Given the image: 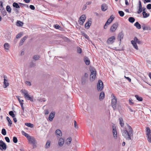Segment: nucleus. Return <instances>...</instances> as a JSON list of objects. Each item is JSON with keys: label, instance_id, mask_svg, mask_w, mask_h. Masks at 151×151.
Listing matches in <instances>:
<instances>
[{"label": "nucleus", "instance_id": "obj_43", "mask_svg": "<svg viewBox=\"0 0 151 151\" xmlns=\"http://www.w3.org/2000/svg\"><path fill=\"white\" fill-rule=\"evenodd\" d=\"M50 142L49 141H47L45 145V147L46 148H48L50 146Z\"/></svg>", "mask_w": 151, "mask_h": 151}, {"label": "nucleus", "instance_id": "obj_61", "mask_svg": "<svg viewBox=\"0 0 151 151\" xmlns=\"http://www.w3.org/2000/svg\"><path fill=\"white\" fill-rule=\"evenodd\" d=\"M35 65V63L33 62H31L30 64V66L31 67H33Z\"/></svg>", "mask_w": 151, "mask_h": 151}, {"label": "nucleus", "instance_id": "obj_40", "mask_svg": "<svg viewBox=\"0 0 151 151\" xmlns=\"http://www.w3.org/2000/svg\"><path fill=\"white\" fill-rule=\"evenodd\" d=\"M118 13H119V15L121 17H122L124 16V12L123 11H119Z\"/></svg>", "mask_w": 151, "mask_h": 151}, {"label": "nucleus", "instance_id": "obj_39", "mask_svg": "<svg viewBox=\"0 0 151 151\" xmlns=\"http://www.w3.org/2000/svg\"><path fill=\"white\" fill-rule=\"evenodd\" d=\"M135 97L139 101H142V98L141 97L137 95H135Z\"/></svg>", "mask_w": 151, "mask_h": 151}, {"label": "nucleus", "instance_id": "obj_37", "mask_svg": "<svg viewBox=\"0 0 151 151\" xmlns=\"http://www.w3.org/2000/svg\"><path fill=\"white\" fill-rule=\"evenodd\" d=\"M1 12L4 16H5L7 13L6 10L4 9H1Z\"/></svg>", "mask_w": 151, "mask_h": 151}, {"label": "nucleus", "instance_id": "obj_11", "mask_svg": "<svg viewBox=\"0 0 151 151\" xmlns=\"http://www.w3.org/2000/svg\"><path fill=\"white\" fill-rule=\"evenodd\" d=\"M7 78L6 76H4V85L3 87L4 88H6L9 85V83L7 81V80L5 78Z\"/></svg>", "mask_w": 151, "mask_h": 151}, {"label": "nucleus", "instance_id": "obj_54", "mask_svg": "<svg viewBox=\"0 0 151 151\" xmlns=\"http://www.w3.org/2000/svg\"><path fill=\"white\" fill-rule=\"evenodd\" d=\"M132 100L130 99L129 100V102L130 105H132L134 104L133 102H132Z\"/></svg>", "mask_w": 151, "mask_h": 151}, {"label": "nucleus", "instance_id": "obj_47", "mask_svg": "<svg viewBox=\"0 0 151 151\" xmlns=\"http://www.w3.org/2000/svg\"><path fill=\"white\" fill-rule=\"evenodd\" d=\"M13 142L15 143H16L17 142L18 140L17 138L15 137H13Z\"/></svg>", "mask_w": 151, "mask_h": 151}, {"label": "nucleus", "instance_id": "obj_53", "mask_svg": "<svg viewBox=\"0 0 151 151\" xmlns=\"http://www.w3.org/2000/svg\"><path fill=\"white\" fill-rule=\"evenodd\" d=\"M4 139H5V140H6V141L7 142L9 143L10 142V139L8 137H5L4 138Z\"/></svg>", "mask_w": 151, "mask_h": 151}, {"label": "nucleus", "instance_id": "obj_26", "mask_svg": "<svg viewBox=\"0 0 151 151\" xmlns=\"http://www.w3.org/2000/svg\"><path fill=\"white\" fill-rule=\"evenodd\" d=\"M13 6L15 8L19 9L20 7V5L17 3L14 2L12 4Z\"/></svg>", "mask_w": 151, "mask_h": 151}, {"label": "nucleus", "instance_id": "obj_50", "mask_svg": "<svg viewBox=\"0 0 151 151\" xmlns=\"http://www.w3.org/2000/svg\"><path fill=\"white\" fill-rule=\"evenodd\" d=\"M22 36V34L21 33L18 34L16 36V38L17 39H18L21 37Z\"/></svg>", "mask_w": 151, "mask_h": 151}, {"label": "nucleus", "instance_id": "obj_48", "mask_svg": "<svg viewBox=\"0 0 151 151\" xmlns=\"http://www.w3.org/2000/svg\"><path fill=\"white\" fill-rule=\"evenodd\" d=\"M114 17L113 16V15H111L110 16V18L109 19H108L107 20H109V22H110V21H111V19H112V21H113V20H114Z\"/></svg>", "mask_w": 151, "mask_h": 151}, {"label": "nucleus", "instance_id": "obj_29", "mask_svg": "<svg viewBox=\"0 0 151 151\" xmlns=\"http://www.w3.org/2000/svg\"><path fill=\"white\" fill-rule=\"evenodd\" d=\"M6 120L8 122V125L10 127L11 126V125L12 124V122L11 120H10L9 117L7 116L6 118Z\"/></svg>", "mask_w": 151, "mask_h": 151}, {"label": "nucleus", "instance_id": "obj_30", "mask_svg": "<svg viewBox=\"0 0 151 151\" xmlns=\"http://www.w3.org/2000/svg\"><path fill=\"white\" fill-rule=\"evenodd\" d=\"M9 45L8 43H6L4 45V49L7 51L9 50Z\"/></svg>", "mask_w": 151, "mask_h": 151}, {"label": "nucleus", "instance_id": "obj_14", "mask_svg": "<svg viewBox=\"0 0 151 151\" xmlns=\"http://www.w3.org/2000/svg\"><path fill=\"white\" fill-rule=\"evenodd\" d=\"M55 115V113L54 112H51L49 117V119L50 121H51L53 120V118L54 117Z\"/></svg>", "mask_w": 151, "mask_h": 151}, {"label": "nucleus", "instance_id": "obj_44", "mask_svg": "<svg viewBox=\"0 0 151 151\" xmlns=\"http://www.w3.org/2000/svg\"><path fill=\"white\" fill-rule=\"evenodd\" d=\"M77 52L78 53L80 54L82 52V50L79 47H77Z\"/></svg>", "mask_w": 151, "mask_h": 151}, {"label": "nucleus", "instance_id": "obj_51", "mask_svg": "<svg viewBox=\"0 0 151 151\" xmlns=\"http://www.w3.org/2000/svg\"><path fill=\"white\" fill-rule=\"evenodd\" d=\"M17 23L19 24V26H22L23 24V22L20 21H17Z\"/></svg>", "mask_w": 151, "mask_h": 151}, {"label": "nucleus", "instance_id": "obj_9", "mask_svg": "<svg viewBox=\"0 0 151 151\" xmlns=\"http://www.w3.org/2000/svg\"><path fill=\"white\" fill-rule=\"evenodd\" d=\"M86 17L84 15H83L81 16L79 19V22L80 24L82 25L85 22Z\"/></svg>", "mask_w": 151, "mask_h": 151}, {"label": "nucleus", "instance_id": "obj_34", "mask_svg": "<svg viewBox=\"0 0 151 151\" xmlns=\"http://www.w3.org/2000/svg\"><path fill=\"white\" fill-rule=\"evenodd\" d=\"M135 19L133 17H131L129 18L128 20L131 23H133L135 21Z\"/></svg>", "mask_w": 151, "mask_h": 151}, {"label": "nucleus", "instance_id": "obj_58", "mask_svg": "<svg viewBox=\"0 0 151 151\" xmlns=\"http://www.w3.org/2000/svg\"><path fill=\"white\" fill-rule=\"evenodd\" d=\"M74 126L75 128L78 129V126L76 122V121H74Z\"/></svg>", "mask_w": 151, "mask_h": 151}, {"label": "nucleus", "instance_id": "obj_56", "mask_svg": "<svg viewBox=\"0 0 151 151\" xmlns=\"http://www.w3.org/2000/svg\"><path fill=\"white\" fill-rule=\"evenodd\" d=\"M29 7L30 9L33 10H34L35 8L34 6L33 5H30L29 6Z\"/></svg>", "mask_w": 151, "mask_h": 151}, {"label": "nucleus", "instance_id": "obj_13", "mask_svg": "<svg viewBox=\"0 0 151 151\" xmlns=\"http://www.w3.org/2000/svg\"><path fill=\"white\" fill-rule=\"evenodd\" d=\"M124 35L122 32H121L118 35V39L121 42V40L124 37Z\"/></svg>", "mask_w": 151, "mask_h": 151}, {"label": "nucleus", "instance_id": "obj_27", "mask_svg": "<svg viewBox=\"0 0 151 151\" xmlns=\"http://www.w3.org/2000/svg\"><path fill=\"white\" fill-rule=\"evenodd\" d=\"M19 4L20 5V7L21 8L25 7L26 8H28L29 6L28 5L25 4H22L21 3H19Z\"/></svg>", "mask_w": 151, "mask_h": 151}, {"label": "nucleus", "instance_id": "obj_55", "mask_svg": "<svg viewBox=\"0 0 151 151\" xmlns=\"http://www.w3.org/2000/svg\"><path fill=\"white\" fill-rule=\"evenodd\" d=\"M109 20H107L106 23L105 24H106L109 25V24L112 22V19L111 20L110 22H109Z\"/></svg>", "mask_w": 151, "mask_h": 151}, {"label": "nucleus", "instance_id": "obj_8", "mask_svg": "<svg viewBox=\"0 0 151 151\" xmlns=\"http://www.w3.org/2000/svg\"><path fill=\"white\" fill-rule=\"evenodd\" d=\"M118 26V23L116 22L113 24L111 27L110 29V31L112 32H114Z\"/></svg>", "mask_w": 151, "mask_h": 151}, {"label": "nucleus", "instance_id": "obj_32", "mask_svg": "<svg viewBox=\"0 0 151 151\" xmlns=\"http://www.w3.org/2000/svg\"><path fill=\"white\" fill-rule=\"evenodd\" d=\"M104 97V93L103 92H102L100 93L99 98L100 100L103 99Z\"/></svg>", "mask_w": 151, "mask_h": 151}, {"label": "nucleus", "instance_id": "obj_63", "mask_svg": "<svg viewBox=\"0 0 151 151\" xmlns=\"http://www.w3.org/2000/svg\"><path fill=\"white\" fill-rule=\"evenodd\" d=\"M55 28L56 29H58L60 27V26L58 24H55Z\"/></svg>", "mask_w": 151, "mask_h": 151}, {"label": "nucleus", "instance_id": "obj_52", "mask_svg": "<svg viewBox=\"0 0 151 151\" xmlns=\"http://www.w3.org/2000/svg\"><path fill=\"white\" fill-rule=\"evenodd\" d=\"M21 105V107L22 109L23 112H24V108L23 106V103H21V104H20Z\"/></svg>", "mask_w": 151, "mask_h": 151}, {"label": "nucleus", "instance_id": "obj_12", "mask_svg": "<svg viewBox=\"0 0 151 151\" xmlns=\"http://www.w3.org/2000/svg\"><path fill=\"white\" fill-rule=\"evenodd\" d=\"M112 132L114 136V137L115 139H116L117 137V133L115 127H113Z\"/></svg>", "mask_w": 151, "mask_h": 151}, {"label": "nucleus", "instance_id": "obj_36", "mask_svg": "<svg viewBox=\"0 0 151 151\" xmlns=\"http://www.w3.org/2000/svg\"><path fill=\"white\" fill-rule=\"evenodd\" d=\"M25 125L27 127H30L32 128L33 127V125L30 123H25Z\"/></svg>", "mask_w": 151, "mask_h": 151}, {"label": "nucleus", "instance_id": "obj_6", "mask_svg": "<svg viewBox=\"0 0 151 151\" xmlns=\"http://www.w3.org/2000/svg\"><path fill=\"white\" fill-rule=\"evenodd\" d=\"M115 40L116 37L115 36H111L106 41V43L108 45L112 44L114 42Z\"/></svg>", "mask_w": 151, "mask_h": 151}, {"label": "nucleus", "instance_id": "obj_60", "mask_svg": "<svg viewBox=\"0 0 151 151\" xmlns=\"http://www.w3.org/2000/svg\"><path fill=\"white\" fill-rule=\"evenodd\" d=\"M142 8H139V10L137 12V13L138 14H140L142 12Z\"/></svg>", "mask_w": 151, "mask_h": 151}, {"label": "nucleus", "instance_id": "obj_24", "mask_svg": "<svg viewBox=\"0 0 151 151\" xmlns=\"http://www.w3.org/2000/svg\"><path fill=\"white\" fill-rule=\"evenodd\" d=\"M72 141V139L71 137H69L66 140V144L67 145H69L70 144Z\"/></svg>", "mask_w": 151, "mask_h": 151}, {"label": "nucleus", "instance_id": "obj_22", "mask_svg": "<svg viewBox=\"0 0 151 151\" xmlns=\"http://www.w3.org/2000/svg\"><path fill=\"white\" fill-rule=\"evenodd\" d=\"M146 131L147 132V137L151 136L150 133H151V130L150 128L147 127L146 128Z\"/></svg>", "mask_w": 151, "mask_h": 151}, {"label": "nucleus", "instance_id": "obj_15", "mask_svg": "<svg viewBox=\"0 0 151 151\" xmlns=\"http://www.w3.org/2000/svg\"><path fill=\"white\" fill-rule=\"evenodd\" d=\"M101 9L102 11H105L108 9V6L105 4H103L101 6Z\"/></svg>", "mask_w": 151, "mask_h": 151}, {"label": "nucleus", "instance_id": "obj_25", "mask_svg": "<svg viewBox=\"0 0 151 151\" xmlns=\"http://www.w3.org/2000/svg\"><path fill=\"white\" fill-rule=\"evenodd\" d=\"M142 27L144 30H150L151 28L149 26H146L145 24H143L142 26Z\"/></svg>", "mask_w": 151, "mask_h": 151}, {"label": "nucleus", "instance_id": "obj_28", "mask_svg": "<svg viewBox=\"0 0 151 151\" xmlns=\"http://www.w3.org/2000/svg\"><path fill=\"white\" fill-rule=\"evenodd\" d=\"M134 26L138 29H140L141 28V25L138 22H136L134 24Z\"/></svg>", "mask_w": 151, "mask_h": 151}, {"label": "nucleus", "instance_id": "obj_5", "mask_svg": "<svg viewBox=\"0 0 151 151\" xmlns=\"http://www.w3.org/2000/svg\"><path fill=\"white\" fill-rule=\"evenodd\" d=\"M91 74H90V80L93 81L95 79L96 76V71L95 70H91Z\"/></svg>", "mask_w": 151, "mask_h": 151}, {"label": "nucleus", "instance_id": "obj_49", "mask_svg": "<svg viewBox=\"0 0 151 151\" xmlns=\"http://www.w3.org/2000/svg\"><path fill=\"white\" fill-rule=\"evenodd\" d=\"M83 35L85 37L86 39L87 40H89V39L88 36L86 33H83Z\"/></svg>", "mask_w": 151, "mask_h": 151}, {"label": "nucleus", "instance_id": "obj_3", "mask_svg": "<svg viewBox=\"0 0 151 151\" xmlns=\"http://www.w3.org/2000/svg\"><path fill=\"white\" fill-rule=\"evenodd\" d=\"M21 91L22 93L23 94L24 96L26 99L29 100L31 101H33V97L32 96H30L27 91L22 90Z\"/></svg>", "mask_w": 151, "mask_h": 151}, {"label": "nucleus", "instance_id": "obj_7", "mask_svg": "<svg viewBox=\"0 0 151 151\" xmlns=\"http://www.w3.org/2000/svg\"><path fill=\"white\" fill-rule=\"evenodd\" d=\"M103 87V83L101 80L99 81L97 84V88L98 91H101Z\"/></svg>", "mask_w": 151, "mask_h": 151}, {"label": "nucleus", "instance_id": "obj_20", "mask_svg": "<svg viewBox=\"0 0 151 151\" xmlns=\"http://www.w3.org/2000/svg\"><path fill=\"white\" fill-rule=\"evenodd\" d=\"M27 37L28 36H26L22 38L19 42V45H22L25 40L27 38Z\"/></svg>", "mask_w": 151, "mask_h": 151}, {"label": "nucleus", "instance_id": "obj_62", "mask_svg": "<svg viewBox=\"0 0 151 151\" xmlns=\"http://www.w3.org/2000/svg\"><path fill=\"white\" fill-rule=\"evenodd\" d=\"M26 83L29 86H30L31 85V83L29 81H27L26 82Z\"/></svg>", "mask_w": 151, "mask_h": 151}, {"label": "nucleus", "instance_id": "obj_1", "mask_svg": "<svg viewBox=\"0 0 151 151\" xmlns=\"http://www.w3.org/2000/svg\"><path fill=\"white\" fill-rule=\"evenodd\" d=\"M123 136L127 140H129L133 137V131L132 127L126 123L125 127L121 129Z\"/></svg>", "mask_w": 151, "mask_h": 151}, {"label": "nucleus", "instance_id": "obj_33", "mask_svg": "<svg viewBox=\"0 0 151 151\" xmlns=\"http://www.w3.org/2000/svg\"><path fill=\"white\" fill-rule=\"evenodd\" d=\"M21 133L25 137L27 138L30 136L29 134L23 131H22Z\"/></svg>", "mask_w": 151, "mask_h": 151}, {"label": "nucleus", "instance_id": "obj_18", "mask_svg": "<svg viewBox=\"0 0 151 151\" xmlns=\"http://www.w3.org/2000/svg\"><path fill=\"white\" fill-rule=\"evenodd\" d=\"M64 142V139L62 138H60V139L58 142V145L60 146H62L63 145Z\"/></svg>", "mask_w": 151, "mask_h": 151}, {"label": "nucleus", "instance_id": "obj_46", "mask_svg": "<svg viewBox=\"0 0 151 151\" xmlns=\"http://www.w3.org/2000/svg\"><path fill=\"white\" fill-rule=\"evenodd\" d=\"M147 64L148 67H149L151 69V61L149 60L147 61Z\"/></svg>", "mask_w": 151, "mask_h": 151}, {"label": "nucleus", "instance_id": "obj_59", "mask_svg": "<svg viewBox=\"0 0 151 151\" xmlns=\"http://www.w3.org/2000/svg\"><path fill=\"white\" fill-rule=\"evenodd\" d=\"M147 139L149 142L151 143V136L147 137Z\"/></svg>", "mask_w": 151, "mask_h": 151}, {"label": "nucleus", "instance_id": "obj_31", "mask_svg": "<svg viewBox=\"0 0 151 151\" xmlns=\"http://www.w3.org/2000/svg\"><path fill=\"white\" fill-rule=\"evenodd\" d=\"M142 14L143 15V17L144 18H146L147 17L149 16L150 15L149 14L145 12H143Z\"/></svg>", "mask_w": 151, "mask_h": 151}, {"label": "nucleus", "instance_id": "obj_21", "mask_svg": "<svg viewBox=\"0 0 151 151\" xmlns=\"http://www.w3.org/2000/svg\"><path fill=\"white\" fill-rule=\"evenodd\" d=\"M135 42H136V43H137L139 44H142V41H140L139 40V39L137 38L136 37H135L134 38V40Z\"/></svg>", "mask_w": 151, "mask_h": 151}, {"label": "nucleus", "instance_id": "obj_64", "mask_svg": "<svg viewBox=\"0 0 151 151\" xmlns=\"http://www.w3.org/2000/svg\"><path fill=\"white\" fill-rule=\"evenodd\" d=\"M86 7H87V6H86V4L84 5L83 6V7L82 8V10H85V9H86Z\"/></svg>", "mask_w": 151, "mask_h": 151}, {"label": "nucleus", "instance_id": "obj_19", "mask_svg": "<svg viewBox=\"0 0 151 151\" xmlns=\"http://www.w3.org/2000/svg\"><path fill=\"white\" fill-rule=\"evenodd\" d=\"M84 61L87 65H88L90 63V61L89 58L87 57H85L84 58Z\"/></svg>", "mask_w": 151, "mask_h": 151}, {"label": "nucleus", "instance_id": "obj_16", "mask_svg": "<svg viewBox=\"0 0 151 151\" xmlns=\"http://www.w3.org/2000/svg\"><path fill=\"white\" fill-rule=\"evenodd\" d=\"M91 19H90V20L89 19V21L86 23L85 25V27L86 29H88L91 25Z\"/></svg>", "mask_w": 151, "mask_h": 151}, {"label": "nucleus", "instance_id": "obj_4", "mask_svg": "<svg viewBox=\"0 0 151 151\" xmlns=\"http://www.w3.org/2000/svg\"><path fill=\"white\" fill-rule=\"evenodd\" d=\"M111 97L113 98L111 99V106L114 110L116 109L117 100L116 97L113 94H111Z\"/></svg>", "mask_w": 151, "mask_h": 151}, {"label": "nucleus", "instance_id": "obj_42", "mask_svg": "<svg viewBox=\"0 0 151 151\" xmlns=\"http://www.w3.org/2000/svg\"><path fill=\"white\" fill-rule=\"evenodd\" d=\"M1 133L4 135H5L6 134V131L5 129H2L1 130Z\"/></svg>", "mask_w": 151, "mask_h": 151}, {"label": "nucleus", "instance_id": "obj_57", "mask_svg": "<svg viewBox=\"0 0 151 151\" xmlns=\"http://www.w3.org/2000/svg\"><path fill=\"white\" fill-rule=\"evenodd\" d=\"M147 8L149 9H151V4H149L147 6Z\"/></svg>", "mask_w": 151, "mask_h": 151}, {"label": "nucleus", "instance_id": "obj_45", "mask_svg": "<svg viewBox=\"0 0 151 151\" xmlns=\"http://www.w3.org/2000/svg\"><path fill=\"white\" fill-rule=\"evenodd\" d=\"M40 56L37 55H35L33 57V59L35 60H38Z\"/></svg>", "mask_w": 151, "mask_h": 151}, {"label": "nucleus", "instance_id": "obj_35", "mask_svg": "<svg viewBox=\"0 0 151 151\" xmlns=\"http://www.w3.org/2000/svg\"><path fill=\"white\" fill-rule=\"evenodd\" d=\"M6 11L9 13H11L12 9L9 5H7L6 7Z\"/></svg>", "mask_w": 151, "mask_h": 151}, {"label": "nucleus", "instance_id": "obj_17", "mask_svg": "<svg viewBox=\"0 0 151 151\" xmlns=\"http://www.w3.org/2000/svg\"><path fill=\"white\" fill-rule=\"evenodd\" d=\"M55 134L58 137H60L62 135V133L61 130L60 129H57L55 131Z\"/></svg>", "mask_w": 151, "mask_h": 151}, {"label": "nucleus", "instance_id": "obj_23", "mask_svg": "<svg viewBox=\"0 0 151 151\" xmlns=\"http://www.w3.org/2000/svg\"><path fill=\"white\" fill-rule=\"evenodd\" d=\"M131 43L133 45L134 48H135L136 50H138V47L137 45V43H136V42H135L134 41L132 40L131 41Z\"/></svg>", "mask_w": 151, "mask_h": 151}, {"label": "nucleus", "instance_id": "obj_38", "mask_svg": "<svg viewBox=\"0 0 151 151\" xmlns=\"http://www.w3.org/2000/svg\"><path fill=\"white\" fill-rule=\"evenodd\" d=\"M119 119L120 124L121 126L122 127H123L124 124V123L123 122V120L122 118H119Z\"/></svg>", "mask_w": 151, "mask_h": 151}, {"label": "nucleus", "instance_id": "obj_41", "mask_svg": "<svg viewBox=\"0 0 151 151\" xmlns=\"http://www.w3.org/2000/svg\"><path fill=\"white\" fill-rule=\"evenodd\" d=\"M9 114L10 116H11L12 117L14 118L15 117V115L13 111H10L9 112Z\"/></svg>", "mask_w": 151, "mask_h": 151}, {"label": "nucleus", "instance_id": "obj_10", "mask_svg": "<svg viewBox=\"0 0 151 151\" xmlns=\"http://www.w3.org/2000/svg\"><path fill=\"white\" fill-rule=\"evenodd\" d=\"M7 147L6 144L2 140H0V149L5 150Z\"/></svg>", "mask_w": 151, "mask_h": 151}, {"label": "nucleus", "instance_id": "obj_2", "mask_svg": "<svg viewBox=\"0 0 151 151\" xmlns=\"http://www.w3.org/2000/svg\"><path fill=\"white\" fill-rule=\"evenodd\" d=\"M27 139L29 143L32 145L33 148L36 147L37 142L34 137L29 136Z\"/></svg>", "mask_w": 151, "mask_h": 151}]
</instances>
